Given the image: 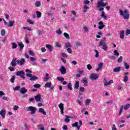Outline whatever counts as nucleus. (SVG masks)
I'll use <instances>...</instances> for the list:
<instances>
[{"label": "nucleus", "instance_id": "obj_52", "mask_svg": "<svg viewBox=\"0 0 130 130\" xmlns=\"http://www.w3.org/2000/svg\"><path fill=\"white\" fill-rule=\"evenodd\" d=\"M20 86H16L15 88H13L14 91H19L20 90Z\"/></svg>", "mask_w": 130, "mask_h": 130}, {"label": "nucleus", "instance_id": "obj_53", "mask_svg": "<svg viewBox=\"0 0 130 130\" xmlns=\"http://www.w3.org/2000/svg\"><path fill=\"white\" fill-rule=\"evenodd\" d=\"M118 62L120 63L122 61V56H120V57L117 60Z\"/></svg>", "mask_w": 130, "mask_h": 130}, {"label": "nucleus", "instance_id": "obj_16", "mask_svg": "<svg viewBox=\"0 0 130 130\" xmlns=\"http://www.w3.org/2000/svg\"><path fill=\"white\" fill-rule=\"evenodd\" d=\"M103 62H101L99 64L98 68L96 69V72H99L101 69H102V67H103Z\"/></svg>", "mask_w": 130, "mask_h": 130}, {"label": "nucleus", "instance_id": "obj_63", "mask_svg": "<svg viewBox=\"0 0 130 130\" xmlns=\"http://www.w3.org/2000/svg\"><path fill=\"white\" fill-rule=\"evenodd\" d=\"M25 40L26 43H27V44H28L29 43V39H28V37H25Z\"/></svg>", "mask_w": 130, "mask_h": 130}, {"label": "nucleus", "instance_id": "obj_11", "mask_svg": "<svg viewBox=\"0 0 130 130\" xmlns=\"http://www.w3.org/2000/svg\"><path fill=\"white\" fill-rule=\"evenodd\" d=\"M82 83L84 84V87H86L89 85V83L88 82V79L87 78L84 77L82 80Z\"/></svg>", "mask_w": 130, "mask_h": 130}, {"label": "nucleus", "instance_id": "obj_8", "mask_svg": "<svg viewBox=\"0 0 130 130\" xmlns=\"http://www.w3.org/2000/svg\"><path fill=\"white\" fill-rule=\"evenodd\" d=\"M25 63L26 60H25L24 58H22L20 60H17V64H19V66H23V64H25Z\"/></svg>", "mask_w": 130, "mask_h": 130}, {"label": "nucleus", "instance_id": "obj_3", "mask_svg": "<svg viewBox=\"0 0 130 130\" xmlns=\"http://www.w3.org/2000/svg\"><path fill=\"white\" fill-rule=\"evenodd\" d=\"M100 46H102L103 50L105 51H107V46L106 45L105 42H104V41L102 40L100 41V44H99V47H100Z\"/></svg>", "mask_w": 130, "mask_h": 130}, {"label": "nucleus", "instance_id": "obj_9", "mask_svg": "<svg viewBox=\"0 0 130 130\" xmlns=\"http://www.w3.org/2000/svg\"><path fill=\"white\" fill-rule=\"evenodd\" d=\"M61 75H66L67 74V69L64 66H61L59 70Z\"/></svg>", "mask_w": 130, "mask_h": 130}, {"label": "nucleus", "instance_id": "obj_42", "mask_svg": "<svg viewBox=\"0 0 130 130\" xmlns=\"http://www.w3.org/2000/svg\"><path fill=\"white\" fill-rule=\"evenodd\" d=\"M57 80H58V81H60L61 82H63L64 81V78L62 77H57Z\"/></svg>", "mask_w": 130, "mask_h": 130}, {"label": "nucleus", "instance_id": "obj_15", "mask_svg": "<svg viewBox=\"0 0 130 130\" xmlns=\"http://www.w3.org/2000/svg\"><path fill=\"white\" fill-rule=\"evenodd\" d=\"M58 107L60 109V113L61 114H63V104L60 103L58 105Z\"/></svg>", "mask_w": 130, "mask_h": 130}, {"label": "nucleus", "instance_id": "obj_23", "mask_svg": "<svg viewBox=\"0 0 130 130\" xmlns=\"http://www.w3.org/2000/svg\"><path fill=\"white\" fill-rule=\"evenodd\" d=\"M120 69H121V67H116L113 70V72H114V73H117L120 71Z\"/></svg>", "mask_w": 130, "mask_h": 130}, {"label": "nucleus", "instance_id": "obj_36", "mask_svg": "<svg viewBox=\"0 0 130 130\" xmlns=\"http://www.w3.org/2000/svg\"><path fill=\"white\" fill-rule=\"evenodd\" d=\"M11 44L12 46V49H15V48H17V44L15 43H12Z\"/></svg>", "mask_w": 130, "mask_h": 130}, {"label": "nucleus", "instance_id": "obj_57", "mask_svg": "<svg viewBox=\"0 0 130 130\" xmlns=\"http://www.w3.org/2000/svg\"><path fill=\"white\" fill-rule=\"evenodd\" d=\"M27 22L31 25H34V22H33V21H31L30 19H27Z\"/></svg>", "mask_w": 130, "mask_h": 130}, {"label": "nucleus", "instance_id": "obj_25", "mask_svg": "<svg viewBox=\"0 0 130 130\" xmlns=\"http://www.w3.org/2000/svg\"><path fill=\"white\" fill-rule=\"evenodd\" d=\"M88 9H89V7H88L86 5H84L83 12V13H87V11Z\"/></svg>", "mask_w": 130, "mask_h": 130}, {"label": "nucleus", "instance_id": "obj_64", "mask_svg": "<svg viewBox=\"0 0 130 130\" xmlns=\"http://www.w3.org/2000/svg\"><path fill=\"white\" fill-rule=\"evenodd\" d=\"M62 129L63 130H67L68 129V126L65 125L62 126Z\"/></svg>", "mask_w": 130, "mask_h": 130}, {"label": "nucleus", "instance_id": "obj_49", "mask_svg": "<svg viewBox=\"0 0 130 130\" xmlns=\"http://www.w3.org/2000/svg\"><path fill=\"white\" fill-rule=\"evenodd\" d=\"M56 33H57V34L58 35H61V34H62V31L60 29H58V30L56 31Z\"/></svg>", "mask_w": 130, "mask_h": 130}, {"label": "nucleus", "instance_id": "obj_14", "mask_svg": "<svg viewBox=\"0 0 130 130\" xmlns=\"http://www.w3.org/2000/svg\"><path fill=\"white\" fill-rule=\"evenodd\" d=\"M0 115H1L3 118H5V117H6V110H2L1 111H0Z\"/></svg>", "mask_w": 130, "mask_h": 130}, {"label": "nucleus", "instance_id": "obj_28", "mask_svg": "<svg viewBox=\"0 0 130 130\" xmlns=\"http://www.w3.org/2000/svg\"><path fill=\"white\" fill-rule=\"evenodd\" d=\"M38 128L39 129L45 130V129H44V127H43V125L42 124H40L38 125Z\"/></svg>", "mask_w": 130, "mask_h": 130}, {"label": "nucleus", "instance_id": "obj_1", "mask_svg": "<svg viewBox=\"0 0 130 130\" xmlns=\"http://www.w3.org/2000/svg\"><path fill=\"white\" fill-rule=\"evenodd\" d=\"M119 12L120 15L123 16V19L124 20H128V19H129V14H128L127 10H125L123 11L122 10L120 9Z\"/></svg>", "mask_w": 130, "mask_h": 130}, {"label": "nucleus", "instance_id": "obj_6", "mask_svg": "<svg viewBox=\"0 0 130 130\" xmlns=\"http://www.w3.org/2000/svg\"><path fill=\"white\" fill-rule=\"evenodd\" d=\"M99 78V75L95 73H92L90 76V79L92 81H93V80L96 81V80H97V79H98Z\"/></svg>", "mask_w": 130, "mask_h": 130}, {"label": "nucleus", "instance_id": "obj_27", "mask_svg": "<svg viewBox=\"0 0 130 130\" xmlns=\"http://www.w3.org/2000/svg\"><path fill=\"white\" fill-rule=\"evenodd\" d=\"M74 88L75 89H78L79 87H80V84H79V81H76L75 85H74Z\"/></svg>", "mask_w": 130, "mask_h": 130}, {"label": "nucleus", "instance_id": "obj_45", "mask_svg": "<svg viewBox=\"0 0 130 130\" xmlns=\"http://www.w3.org/2000/svg\"><path fill=\"white\" fill-rule=\"evenodd\" d=\"M127 81H128V77H127V76H125L124 77V80L123 82L124 83H126Z\"/></svg>", "mask_w": 130, "mask_h": 130}, {"label": "nucleus", "instance_id": "obj_33", "mask_svg": "<svg viewBox=\"0 0 130 130\" xmlns=\"http://www.w3.org/2000/svg\"><path fill=\"white\" fill-rule=\"evenodd\" d=\"M36 7L38 8V7H40L41 6V3L39 1H37L35 4Z\"/></svg>", "mask_w": 130, "mask_h": 130}, {"label": "nucleus", "instance_id": "obj_29", "mask_svg": "<svg viewBox=\"0 0 130 130\" xmlns=\"http://www.w3.org/2000/svg\"><path fill=\"white\" fill-rule=\"evenodd\" d=\"M51 87V82H47L45 85V88H50Z\"/></svg>", "mask_w": 130, "mask_h": 130}, {"label": "nucleus", "instance_id": "obj_58", "mask_svg": "<svg viewBox=\"0 0 130 130\" xmlns=\"http://www.w3.org/2000/svg\"><path fill=\"white\" fill-rule=\"evenodd\" d=\"M112 130H117V128H116V126H115V124H113V126H112Z\"/></svg>", "mask_w": 130, "mask_h": 130}, {"label": "nucleus", "instance_id": "obj_38", "mask_svg": "<svg viewBox=\"0 0 130 130\" xmlns=\"http://www.w3.org/2000/svg\"><path fill=\"white\" fill-rule=\"evenodd\" d=\"M48 80H49V74L48 73H47L46 75V77L45 78V82H47V81H48Z\"/></svg>", "mask_w": 130, "mask_h": 130}, {"label": "nucleus", "instance_id": "obj_32", "mask_svg": "<svg viewBox=\"0 0 130 130\" xmlns=\"http://www.w3.org/2000/svg\"><path fill=\"white\" fill-rule=\"evenodd\" d=\"M66 118L64 119V122H70V119H69V118H71V116H68V115H66Z\"/></svg>", "mask_w": 130, "mask_h": 130}, {"label": "nucleus", "instance_id": "obj_22", "mask_svg": "<svg viewBox=\"0 0 130 130\" xmlns=\"http://www.w3.org/2000/svg\"><path fill=\"white\" fill-rule=\"evenodd\" d=\"M84 91H85V88L83 87H80L79 92V94L83 95V92H84Z\"/></svg>", "mask_w": 130, "mask_h": 130}, {"label": "nucleus", "instance_id": "obj_30", "mask_svg": "<svg viewBox=\"0 0 130 130\" xmlns=\"http://www.w3.org/2000/svg\"><path fill=\"white\" fill-rule=\"evenodd\" d=\"M66 48H70V47H72V45L70 42L66 43L65 44Z\"/></svg>", "mask_w": 130, "mask_h": 130}, {"label": "nucleus", "instance_id": "obj_62", "mask_svg": "<svg viewBox=\"0 0 130 130\" xmlns=\"http://www.w3.org/2000/svg\"><path fill=\"white\" fill-rule=\"evenodd\" d=\"M29 59L30 60H31V61H32V62L35 61L36 60V59L33 57H30L29 58Z\"/></svg>", "mask_w": 130, "mask_h": 130}, {"label": "nucleus", "instance_id": "obj_46", "mask_svg": "<svg viewBox=\"0 0 130 130\" xmlns=\"http://www.w3.org/2000/svg\"><path fill=\"white\" fill-rule=\"evenodd\" d=\"M90 102H91V100L87 99L85 100V104L86 105H89V104H90Z\"/></svg>", "mask_w": 130, "mask_h": 130}, {"label": "nucleus", "instance_id": "obj_41", "mask_svg": "<svg viewBox=\"0 0 130 130\" xmlns=\"http://www.w3.org/2000/svg\"><path fill=\"white\" fill-rule=\"evenodd\" d=\"M123 109V106H121V107L120 108L119 115H121V113H122Z\"/></svg>", "mask_w": 130, "mask_h": 130}, {"label": "nucleus", "instance_id": "obj_12", "mask_svg": "<svg viewBox=\"0 0 130 130\" xmlns=\"http://www.w3.org/2000/svg\"><path fill=\"white\" fill-rule=\"evenodd\" d=\"M19 92L21 94H25V93L28 92V89H26L25 87H22L20 89Z\"/></svg>", "mask_w": 130, "mask_h": 130}, {"label": "nucleus", "instance_id": "obj_4", "mask_svg": "<svg viewBox=\"0 0 130 130\" xmlns=\"http://www.w3.org/2000/svg\"><path fill=\"white\" fill-rule=\"evenodd\" d=\"M104 0H99L97 4V8H100V7H105L108 5V3H104Z\"/></svg>", "mask_w": 130, "mask_h": 130}, {"label": "nucleus", "instance_id": "obj_21", "mask_svg": "<svg viewBox=\"0 0 130 130\" xmlns=\"http://www.w3.org/2000/svg\"><path fill=\"white\" fill-rule=\"evenodd\" d=\"M39 112H41V113L43 114L44 115H46V112H45L42 108H40L39 109Z\"/></svg>", "mask_w": 130, "mask_h": 130}, {"label": "nucleus", "instance_id": "obj_61", "mask_svg": "<svg viewBox=\"0 0 130 130\" xmlns=\"http://www.w3.org/2000/svg\"><path fill=\"white\" fill-rule=\"evenodd\" d=\"M55 44L56 47L60 48V45L59 44V43H58V42H56L55 43Z\"/></svg>", "mask_w": 130, "mask_h": 130}, {"label": "nucleus", "instance_id": "obj_48", "mask_svg": "<svg viewBox=\"0 0 130 130\" xmlns=\"http://www.w3.org/2000/svg\"><path fill=\"white\" fill-rule=\"evenodd\" d=\"M28 53L29 55H31V56H34L35 55L34 52H33V51L32 50H29Z\"/></svg>", "mask_w": 130, "mask_h": 130}, {"label": "nucleus", "instance_id": "obj_51", "mask_svg": "<svg viewBox=\"0 0 130 130\" xmlns=\"http://www.w3.org/2000/svg\"><path fill=\"white\" fill-rule=\"evenodd\" d=\"M114 53L115 55H117V56H118V55H119V53H118V51H117V50H115L114 51Z\"/></svg>", "mask_w": 130, "mask_h": 130}, {"label": "nucleus", "instance_id": "obj_2", "mask_svg": "<svg viewBox=\"0 0 130 130\" xmlns=\"http://www.w3.org/2000/svg\"><path fill=\"white\" fill-rule=\"evenodd\" d=\"M37 111V109L35 107L29 106L27 108L26 111L28 112L30 111V114H35L36 113V111Z\"/></svg>", "mask_w": 130, "mask_h": 130}, {"label": "nucleus", "instance_id": "obj_59", "mask_svg": "<svg viewBox=\"0 0 130 130\" xmlns=\"http://www.w3.org/2000/svg\"><path fill=\"white\" fill-rule=\"evenodd\" d=\"M83 4L84 5H88L90 4V2L88 0H85L83 2Z\"/></svg>", "mask_w": 130, "mask_h": 130}, {"label": "nucleus", "instance_id": "obj_13", "mask_svg": "<svg viewBox=\"0 0 130 130\" xmlns=\"http://www.w3.org/2000/svg\"><path fill=\"white\" fill-rule=\"evenodd\" d=\"M99 29L100 30H102V29H103L104 27H105V25L103 24V21H100L99 22Z\"/></svg>", "mask_w": 130, "mask_h": 130}, {"label": "nucleus", "instance_id": "obj_10", "mask_svg": "<svg viewBox=\"0 0 130 130\" xmlns=\"http://www.w3.org/2000/svg\"><path fill=\"white\" fill-rule=\"evenodd\" d=\"M17 63H18V59H17V58L13 59L11 61L12 67H16L17 66Z\"/></svg>", "mask_w": 130, "mask_h": 130}, {"label": "nucleus", "instance_id": "obj_17", "mask_svg": "<svg viewBox=\"0 0 130 130\" xmlns=\"http://www.w3.org/2000/svg\"><path fill=\"white\" fill-rule=\"evenodd\" d=\"M79 123L78 122L73 123L72 124L73 127H77L78 130H80V126H79Z\"/></svg>", "mask_w": 130, "mask_h": 130}, {"label": "nucleus", "instance_id": "obj_55", "mask_svg": "<svg viewBox=\"0 0 130 130\" xmlns=\"http://www.w3.org/2000/svg\"><path fill=\"white\" fill-rule=\"evenodd\" d=\"M67 51L69 53H72L73 52V50H72V49H71V48H67Z\"/></svg>", "mask_w": 130, "mask_h": 130}, {"label": "nucleus", "instance_id": "obj_34", "mask_svg": "<svg viewBox=\"0 0 130 130\" xmlns=\"http://www.w3.org/2000/svg\"><path fill=\"white\" fill-rule=\"evenodd\" d=\"M1 34L2 36H5L6 35V30L5 29H2L1 31Z\"/></svg>", "mask_w": 130, "mask_h": 130}, {"label": "nucleus", "instance_id": "obj_54", "mask_svg": "<svg viewBox=\"0 0 130 130\" xmlns=\"http://www.w3.org/2000/svg\"><path fill=\"white\" fill-rule=\"evenodd\" d=\"M15 76H13L11 78V79H10V81L11 82V83H14V82H15Z\"/></svg>", "mask_w": 130, "mask_h": 130}, {"label": "nucleus", "instance_id": "obj_19", "mask_svg": "<svg viewBox=\"0 0 130 130\" xmlns=\"http://www.w3.org/2000/svg\"><path fill=\"white\" fill-rule=\"evenodd\" d=\"M120 38L121 39H124V30L120 31Z\"/></svg>", "mask_w": 130, "mask_h": 130}, {"label": "nucleus", "instance_id": "obj_56", "mask_svg": "<svg viewBox=\"0 0 130 130\" xmlns=\"http://www.w3.org/2000/svg\"><path fill=\"white\" fill-rule=\"evenodd\" d=\"M22 29H23L24 30H28V31H31V29L29 28V27H23Z\"/></svg>", "mask_w": 130, "mask_h": 130}, {"label": "nucleus", "instance_id": "obj_35", "mask_svg": "<svg viewBox=\"0 0 130 130\" xmlns=\"http://www.w3.org/2000/svg\"><path fill=\"white\" fill-rule=\"evenodd\" d=\"M63 35L66 39H70V35L67 32H64Z\"/></svg>", "mask_w": 130, "mask_h": 130}, {"label": "nucleus", "instance_id": "obj_37", "mask_svg": "<svg viewBox=\"0 0 130 130\" xmlns=\"http://www.w3.org/2000/svg\"><path fill=\"white\" fill-rule=\"evenodd\" d=\"M36 14L37 18H41V12L40 11H37Z\"/></svg>", "mask_w": 130, "mask_h": 130}, {"label": "nucleus", "instance_id": "obj_18", "mask_svg": "<svg viewBox=\"0 0 130 130\" xmlns=\"http://www.w3.org/2000/svg\"><path fill=\"white\" fill-rule=\"evenodd\" d=\"M35 99L36 102H39V101H41V96H40V94H38V95L35 96Z\"/></svg>", "mask_w": 130, "mask_h": 130}, {"label": "nucleus", "instance_id": "obj_43", "mask_svg": "<svg viewBox=\"0 0 130 130\" xmlns=\"http://www.w3.org/2000/svg\"><path fill=\"white\" fill-rule=\"evenodd\" d=\"M124 66L125 69L126 70H128V69H129V66H128V64H127V63L124 62Z\"/></svg>", "mask_w": 130, "mask_h": 130}, {"label": "nucleus", "instance_id": "obj_20", "mask_svg": "<svg viewBox=\"0 0 130 130\" xmlns=\"http://www.w3.org/2000/svg\"><path fill=\"white\" fill-rule=\"evenodd\" d=\"M46 47L49 50V51H50V52L52 51L53 49H52V46H51V45L49 44H46Z\"/></svg>", "mask_w": 130, "mask_h": 130}, {"label": "nucleus", "instance_id": "obj_39", "mask_svg": "<svg viewBox=\"0 0 130 130\" xmlns=\"http://www.w3.org/2000/svg\"><path fill=\"white\" fill-rule=\"evenodd\" d=\"M94 52H95V57L96 58L99 57V52H98V50H94Z\"/></svg>", "mask_w": 130, "mask_h": 130}, {"label": "nucleus", "instance_id": "obj_50", "mask_svg": "<svg viewBox=\"0 0 130 130\" xmlns=\"http://www.w3.org/2000/svg\"><path fill=\"white\" fill-rule=\"evenodd\" d=\"M87 68L88 69V71H91L92 70V66L90 64H88L87 66Z\"/></svg>", "mask_w": 130, "mask_h": 130}, {"label": "nucleus", "instance_id": "obj_5", "mask_svg": "<svg viewBox=\"0 0 130 130\" xmlns=\"http://www.w3.org/2000/svg\"><path fill=\"white\" fill-rule=\"evenodd\" d=\"M24 75H25V73H24L23 71H18L16 73V76H17L18 77H20L23 80H25V77H24Z\"/></svg>", "mask_w": 130, "mask_h": 130}, {"label": "nucleus", "instance_id": "obj_24", "mask_svg": "<svg viewBox=\"0 0 130 130\" xmlns=\"http://www.w3.org/2000/svg\"><path fill=\"white\" fill-rule=\"evenodd\" d=\"M15 23V21H9V23L7 24V27H13L14 26V24Z\"/></svg>", "mask_w": 130, "mask_h": 130}, {"label": "nucleus", "instance_id": "obj_47", "mask_svg": "<svg viewBox=\"0 0 130 130\" xmlns=\"http://www.w3.org/2000/svg\"><path fill=\"white\" fill-rule=\"evenodd\" d=\"M129 107H130L129 104L125 105L124 107V109H125V110H127V109L129 108Z\"/></svg>", "mask_w": 130, "mask_h": 130}, {"label": "nucleus", "instance_id": "obj_31", "mask_svg": "<svg viewBox=\"0 0 130 130\" xmlns=\"http://www.w3.org/2000/svg\"><path fill=\"white\" fill-rule=\"evenodd\" d=\"M18 46L20 47V50H22L23 48H24V44H23L22 42L18 43Z\"/></svg>", "mask_w": 130, "mask_h": 130}, {"label": "nucleus", "instance_id": "obj_40", "mask_svg": "<svg viewBox=\"0 0 130 130\" xmlns=\"http://www.w3.org/2000/svg\"><path fill=\"white\" fill-rule=\"evenodd\" d=\"M34 88H36L37 89H39V88H40L41 87V85H40L39 84H36L34 85Z\"/></svg>", "mask_w": 130, "mask_h": 130}, {"label": "nucleus", "instance_id": "obj_60", "mask_svg": "<svg viewBox=\"0 0 130 130\" xmlns=\"http://www.w3.org/2000/svg\"><path fill=\"white\" fill-rule=\"evenodd\" d=\"M125 34H126V36H128V35H129V34H130V30H129V29H127L126 30Z\"/></svg>", "mask_w": 130, "mask_h": 130}, {"label": "nucleus", "instance_id": "obj_44", "mask_svg": "<svg viewBox=\"0 0 130 130\" xmlns=\"http://www.w3.org/2000/svg\"><path fill=\"white\" fill-rule=\"evenodd\" d=\"M68 88L69 90H73V88L72 87V83H69L68 85Z\"/></svg>", "mask_w": 130, "mask_h": 130}, {"label": "nucleus", "instance_id": "obj_26", "mask_svg": "<svg viewBox=\"0 0 130 130\" xmlns=\"http://www.w3.org/2000/svg\"><path fill=\"white\" fill-rule=\"evenodd\" d=\"M38 77L32 76H31V78H30V81H37V80H38Z\"/></svg>", "mask_w": 130, "mask_h": 130}, {"label": "nucleus", "instance_id": "obj_7", "mask_svg": "<svg viewBox=\"0 0 130 130\" xmlns=\"http://www.w3.org/2000/svg\"><path fill=\"white\" fill-rule=\"evenodd\" d=\"M103 83L104 86H109V85L113 83V80H110L109 82H108L107 79L106 78H104L103 80Z\"/></svg>", "mask_w": 130, "mask_h": 130}]
</instances>
